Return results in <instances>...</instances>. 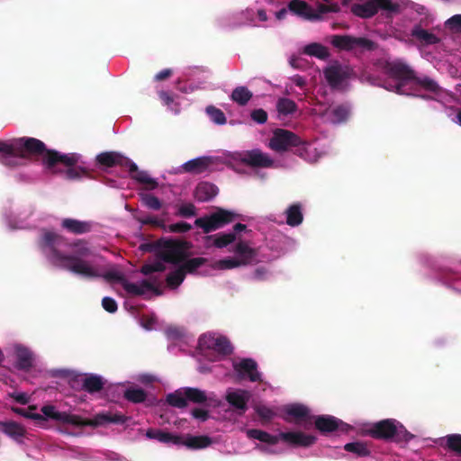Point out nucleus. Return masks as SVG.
<instances>
[{"instance_id": "nucleus-1", "label": "nucleus", "mask_w": 461, "mask_h": 461, "mask_svg": "<svg viewBox=\"0 0 461 461\" xmlns=\"http://www.w3.org/2000/svg\"><path fill=\"white\" fill-rule=\"evenodd\" d=\"M28 157H41L42 164L48 169H53L58 164L73 166L80 158V155L77 153L62 154L55 149H49L43 141L32 137L14 139L9 142L0 140L2 164L14 167L17 158Z\"/></svg>"}, {"instance_id": "nucleus-2", "label": "nucleus", "mask_w": 461, "mask_h": 461, "mask_svg": "<svg viewBox=\"0 0 461 461\" xmlns=\"http://www.w3.org/2000/svg\"><path fill=\"white\" fill-rule=\"evenodd\" d=\"M269 148L278 153L292 151L294 154L305 158L308 144L295 133L285 129H276L269 140Z\"/></svg>"}, {"instance_id": "nucleus-3", "label": "nucleus", "mask_w": 461, "mask_h": 461, "mask_svg": "<svg viewBox=\"0 0 461 461\" xmlns=\"http://www.w3.org/2000/svg\"><path fill=\"white\" fill-rule=\"evenodd\" d=\"M91 254L90 249L86 246L77 248L73 254L68 255L64 269L88 279L99 277V269L86 259Z\"/></svg>"}, {"instance_id": "nucleus-4", "label": "nucleus", "mask_w": 461, "mask_h": 461, "mask_svg": "<svg viewBox=\"0 0 461 461\" xmlns=\"http://www.w3.org/2000/svg\"><path fill=\"white\" fill-rule=\"evenodd\" d=\"M65 239L50 230H44L39 242V246L49 261L59 267L64 268L68 255L59 251V248L63 245Z\"/></svg>"}, {"instance_id": "nucleus-5", "label": "nucleus", "mask_w": 461, "mask_h": 461, "mask_svg": "<svg viewBox=\"0 0 461 461\" xmlns=\"http://www.w3.org/2000/svg\"><path fill=\"white\" fill-rule=\"evenodd\" d=\"M158 258L166 263L177 265L188 257L190 242L180 240H158Z\"/></svg>"}, {"instance_id": "nucleus-6", "label": "nucleus", "mask_w": 461, "mask_h": 461, "mask_svg": "<svg viewBox=\"0 0 461 461\" xmlns=\"http://www.w3.org/2000/svg\"><path fill=\"white\" fill-rule=\"evenodd\" d=\"M99 277H103L108 282L121 283L123 289L132 295H143L146 291H153L157 294H160V292L156 287V285H159V281L156 276H150L149 279H144L140 285L128 282L124 278L123 275L119 271H108L104 275L101 274Z\"/></svg>"}, {"instance_id": "nucleus-7", "label": "nucleus", "mask_w": 461, "mask_h": 461, "mask_svg": "<svg viewBox=\"0 0 461 461\" xmlns=\"http://www.w3.org/2000/svg\"><path fill=\"white\" fill-rule=\"evenodd\" d=\"M235 218L236 214L234 212L219 208L208 216L197 218L194 221V225L201 228L207 234L233 221Z\"/></svg>"}, {"instance_id": "nucleus-8", "label": "nucleus", "mask_w": 461, "mask_h": 461, "mask_svg": "<svg viewBox=\"0 0 461 461\" xmlns=\"http://www.w3.org/2000/svg\"><path fill=\"white\" fill-rule=\"evenodd\" d=\"M235 218L236 214L234 212L219 208L208 216L197 218L194 221V225L201 228L207 234L233 221Z\"/></svg>"}, {"instance_id": "nucleus-9", "label": "nucleus", "mask_w": 461, "mask_h": 461, "mask_svg": "<svg viewBox=\"0 0 461 461\" xmlns=\"http://www.w3.org/2000/svg\"><path fill=\"white\" fill-rule=\"evenodd\" d=\"M235 218L236 214L234 212L219 208L208 216L197 218L194 221V225L201 228L207 234L233 221Z\"/></svg>"}, {"instance_id": "nucleus-10", "label": "nucleus", "mask_w": 461, "mask_h": 461, "mask_svg": "<svg viewBox=\"0 0 461 461\" xmlns=\"http://www.w3.org/2000/svg\"><path fill=\"white\" fill-rule=\"evenodd\" d=\"M330 43L340 50H374L376 49V43L365 37H354L351 35H333Z\"/></svg>"}, {"instance_id": "nucleus-11", "label": "nucleus", "mask_w": 461, "mask_h": 461, "mask_svg": "<svg viewBox=\"0 0 461 461\" xmlns=\"http://www.w3.org/2000/svg\"><path fill=\"white\" fill-rule=\"evenodd\" d=\"M314 425L321 434L327 435L332 432L347 433L351 426L331 415H319L315 417Z\"/></svg>"}, {"instance_id": "nucleus-12", "label": "nucleus", "mask_w": 461, "mask_h": 461, "mask_svg": "<svg viewBox=\"0 0 461 461\" xmlns=\"http://www.w3.org/2000/svg\"><path fill=\"white\" fill-rule=\"evenodd\" d=\"M323 74L331 87H338L354 75V70L349 66L335 63L327 67Z\"/></svg>"}, {"instance_id": "nucleus-13", "label": "nucleus", "mask_w": 461, "mask_h": 461, "mask_svg": "<svg viewBox=\"0 0 461 461\" xmlns=\"http://www.w3.org/2000/svg\"><path fill=\"white\" fill-rule=\"evenodd\" d=\"M41 412L44 419H50L56 421H59L63 424H69L75 427H83V418L76 415L70 414L66 411H59L56 409L54 405L47 404L41 407Z\"/></svg>"}, {"instance_id": "nucleus-14", "label": "nucleus", "mask_w": 461, "mask_h": 461, "mask_svg": "<svg viewBox=\"0 0 461 461\" xmlns=\"http://www.w3.org/2000/svg\"><path fill=\"white\" fill-rule=\"evenodd\" d=\"M240 160L250 167L268 168L274 166V160L260 149H251L240 154Z\"/></svg>"}, {"instance_id": "nucleus-15", "label": "nucleus", "mask_w": 461, "mask_h": 461, "mask_svg": "<svg viewBox=\"0 0 461 461\" xmlns=\"http://www.w3.org/2000/svg\"><path fill=\"white\" fill-rule=\"evenodd\" d=\"M199 345L223 356H229L233 351L230 340L224 336L203 335L199 339Z\"/></svg>"}, {"instance_id": "nucleus-16", "label": "nucleus", "mask_w": 461, "mask_h": 461, "mask_svg": "<svg viewBox=\"0 0 461 461\" xmlns=\"http://www.w3.org/2000/svg\"><path fill=\"white\" fill-rule=\"evenodd\" d=\"M396 432V420L386 419L374 423L367 434L375 439H383L385 441L392 440Z\"/></svg>"}, {"instance_id": "nucleus-17", "label": "nucleus", "mask_w": 461, "mask_h": 461, "mask_svg": "<svg viewBox=\"0 0 461 461\" xmlns=\"http://www.w3.org/2000/svg\"><path fill=\"white\" fill-rule=\"evenodd\" d=\"M129 420V417L121 412L99 413L94 419H84L83 427H97L105 423L123 424Z\"/></svg>"}, {"instance_id": "nucleus-18", "label": "nucleus", "mask_w": 461, "mask_h": 461, "mask_svg": "<svg viewBox=\"0 0 461 461\" xmlns=\"http://www.w3.org/2000/svg\"><path fill=\"white\" fill-rule=\"evenodd\" d=\"M233 366L240 377L247 376L251 382L261 381V374L258 371V364L254 359L244 358Z\"/></svg>"}, {"instance_id": "nucleus-19", "label": "nucleus", "mask_w": 461, "mask_h": 461, "mask_svg": "<svg viewBox=\"0 0 461 461\" xmlns=\"http://www.w3.org/2000/svg\"><path fill=\"white\" fill-rule=\"evenodd\" d=\"M280 440L295 447H310L316 442V437L301 431L279 433Z\"/></svg>"}, {"instance_id": "nucleus-20", "label": "nucleus", "mask_w": 461, "mask_h": 461, "mask_svg": "<svg viewBox=\"0 0 461 461\" xmlns=\"http://www.w3.org/2000/svg\"><path fill=\"white\" fill-rule=\"evenodd\" d=\"M231 251L238 256L237 258L243 267L257 262L258 250L249 247L244 240H239Z\"/></svg>"}, {"instance_id": "nucleus-21", "label": "nucleus", "mask_w": 461, "mask_h": 461, "mask_svg": "<svg viewBox=\"0 0 461 461\" xmlns=\"http://www.w3.org/2000/svg\"><path fill=\"white\" fill-rule=\"evenodd\" d=\"M96 162L105 167H126L127 164H130V158L116 151H105L96 156Z\"/></svg>"}, {"instance_id": "nucleus-22", "label": "nucleus", "mask_w": 461, "mask_h": 461, "mask_svg": "<svg viewBox=\"0 0 461 461\" xmlns=\"http://www.w3.org/2000/svg\"><path fill=\"white\" fill-rule=\"evenodd\" d=\"M388 74L400 82L413 81L416 72L408 65L402 62H393L387 67Z\"/></svg>"}, {"instance_id": "nucleus-23", "label": "nucleus", "mask_w": 461, "mask_h": 461, "mask_svg": "<svg viewBox=\"0 0 461 461\" xmlns=\"http://www.w3.org/2000/svg\"><path fill=\"white\" fill-rule=\"evenodd\" d=\"M213 164V158L203 156L199 157L182 165V169L185 173L199 175L208 170V168Z\"/></svg>"}, {"instance_id": "nucleus-24", "label": "nucleus", "mask_w": 461, "mask_h": 461, "mask_svg": "<svg viewBox=\"0 0 461 461\" xmlns=\"http://www.w3.org/2000/svg\"><path fill=\"white\" fill-rule=\"evenodd\" d=\"M249 398L250 393L246 390H236L226 394V401L240 414H243L247 411Z\"/></svg>"}, {"instance_id": "nucleus-25", "label": "nucleus", "mask_w": 461, "mask_h": 461, "mask_svg": "<svg viewBox=\"0 0 461 461\" xmlns=\"http://www.w3.org/2000/svg\"><path fill=\"white\" fill-rule=\"evenodd\" d=\"M126 167L129 168L130 176L135 181L146 185V189L153 190L158 186V183L150 177L146 171L139 170L138 166L130 159V164Z\"/></svg>"}, {"instance_id": "nucleus-26", "label": "nucleus", "mask_w": 461, "mask_h": 461, "mask_svg": "<svg viewBox=\"0 0 461 461\" xmlns=\"http://www.w3.org/2000/svg\"><path fill=\"white\" fill-rule=\"evenodd\" d=\"M212 443V440L209 436H193L186 434L180 436V443L177 446H185L189 449H203L211 446Z\"/></svg>"}, {"instance_id": "nucleus-27", "label": "nucleus", "mask_w": 461, "mask_h": 461, "mask_svg": "<svg viewBox=\"0 0 461 461\" xmlns=\"http://www.w3.org/2000/svg\"><path fill=\"white\" fill-rule=\"evenodd\" d=\"M219 193V188L210 182L199 183L194 191V196L200 203H205L212 200Z\"/></svg>"}, {"instance_id": "nucleus-28", "label": "nucleus", "mask_w": 461, "mask_h": 461, "mask_svg": "<svg viewBox=\"0 0 461 461\" xmlns=\"http://www.w3.org/2000/svg\"><path fill=\"white\" fill-rule=\"evenodd\" d=\"M288 10L303 19L306 20H316L318 19V14L314 13L312 8L303 0H292L288 4Z\"/></svg>"}, {"instance_id": "nucleus-29", "label": "nucleus", "mask_w": 461, "mask_h": 461, "mask_svg": "<svg viewBox=\"0 0 461 461\" xmlns=\"http://www.w3.org/2000/svg\"><path fill=\"white\" fill-rule=\"evenodd\" d=\"M411 36L424 46L435 45L440 42V39L432 32L416 24L411 31Z\"/></svg>"}, {"instance_id": "nucleus-30", "label": "nucleus", "mask_w": 461, "mask_h": 461, "mask_svg": "<svg viewBox=\"0 0 461 461\" xmlns=\"http://www.w3.org/2000/svg\"><path fill=\"white\" fill-rule=\"evenodd\" d=\"M16 363L15 367L19 370L29 371L33 365L32 353L23 346L15 348Z\"/></svg>"}, {"instance_id": "nucleus-31", "label": "nucleus", "mask_w": 461, "mask_h": 461, "mask_svg": "<svg viewBox=\"0 0 461 461\" xmlns=\"http://www.w3.org/2000/svg\"><path fill=\"white\" fill-rule=\"evenodd\" d=\"M61 227L73 234H84L91 230L92 225L88 221L66 218L61 221Z\"/></svg>"}, {"instance_id": "nucleus-32", "label": "nucleus", "mask_w": 461, "mask_h": 461, "mask_svg": "<svg viewBox=\"0 0 461 461\" xmlns=\"http://www.w3.org/2000/svg\"><path fill=\"white\" fill-rule=\"evenodd\" d=\"M146 437L165 444H173L176 446L180 443V435L172 434L159 429H149L146 431Z\"/></svg>"}, {"instance_id": "nucleus-33", "label": "nucleus", "mask_w": 461, "mask_h": 461, "mask_svg": "<svg viewBox=\"0 0 461 461\" xmlns=\"http://www.w3.org/2000/svg\"><path fill=\"white\" fill-rule=\"evenodd\" d=\"M330 120L334 124L346 122L350 116V106L346 104H339L330 110L326 111Z\"/></svg>"}, {"instance_id": "nucleus-34", "label": "nucleus", "mask_w": 461, "mask_h": 461, "mask_svg": "<svg viewBox=\"0 0 461 461\" xmlns=\"http://www.w3.org/2000/svg\"><path fill=\"white\" fill-rule=\"evenodd\" d=\"M286 223L291 227L299 226L303 221L302 204L295 203L285 210Z\"/></svg>"}, {"instance_id": "nucleus-35", "label": "nucleus", "mask_w": 461, "mask_h": 461, "mask_svg": "<svg viewBox=\"0 0 461 461\" xmlns=\"http://www.w3.org/2000/svg\"><path fill=\"white\" fill-rule=\"evenodd\" d=\"M104 383L97 375H88L82 381V389L89 393H98L103 390Z\"/></svg>"}, {"instance_id": "nucleus-36", "label": "nucleus", "mask_w": 461, "mask_h": 461, "mask_svg": "<svg viewBox=\"0 0 461 461\" xmlns=\"http://www.w3.org/2000/svg\"><path fill=\"white\" fill-rule=\"evenodd\" d=\"M373 0L366 1L363 4H355L351 6V12L361 18L366 19L376 14V9Z\"/></svg>"}, {"instance_id": "nucleus-37", "label": "nucleus", "mask_w": 461, "mask_h": 461, "mask_svg": "<svg viewBox=\"0 0 461 461\" xmlns=\"http://www.w3.org/2000/svg\"><path fill=\"white\" fill-rule=\"evenodd\" d=\"M247 436L249 438L258 439L261 442H264V443H267L269 445H276L280 440L279 434L277 436H275V435H271L264 430L258 429H248Z\"/></svg>"}, {"instance_id": "nucleus-38", "label": "nucleus", "mask_w": 461, "mask_h": 461, "mask_svg": "<svg viewBox=\"0 0 461 461\" xmlns=\"http://www.w3.org/2000/svg\"><path fill=\"white\" fill-rule=\"evenodd\" d=\"M303 53L320 59H326L330 56L328 49L320 43H310L303 48Z\"/></svg>"}, {"instance_id": "nucleus-39", "label": "nucleus", "mask_w": 461, "mask_h": 461, "mask_svg": "<svg viewBox=\"0 0 461 461\" xmlns=\"http://www.w3.org/2000/svg\"><path fill=\"white\" fill-rule=\"evenodd\" d=\"M185 393L186 403L191 402L196 404H202L206 402L208 397L206 393L201 389L194 387H185L184 388Z\"/></svg>"}, {"instance_id": "nucleus-40", "label": "nucleus", "mask_w": 461, "mask_h": 461, "mask_svg": "<svg viewBox=\"0 0 461 461\" xmlns=\"http://www.w3.org/2000/svg\"><path fill=\"white\" fill-rule=\"evenodd\" d=\"M413 82L428 92L433 94H438L440 92V86H438V84L429 77L416 76V78L413 79Z\"/></svg>"}, {"instance_id": "nucleus-41", "label": "nucleus", "mask_w": 461, "mask_h": 461, "mask_svg": "<svg viewBox=\"0 0 461 461\" xmlns=\"http://www.w3.org/2000/svg\"><path fill=\"white\" fill-rule=\"evenodd\" d=\"M0 425H1V430L5 434H6L14 438H19L23 437V435H24L23 428L14 421L2 422Z\"/></svg>"}, {"instance_id": "nucleus-42", "label": "nucleus", "mask_w": 461, "mask_h": 461, "mask_svg": "<svg viewBox=\"0 0 461 461\" xmlns=\"http://www.w3.org/2000/svg\"><path fill=\"white\" fill-rule=\"evenodd\" d=\"M253 94L246 86H238L231 93V99L243 106L252 98Z\"/></svg>"}, {"instance_id": "nucleus-43", "label": "nucleus", "mask_w": 461, "mask_h": 461, "mask_svg": "<svg viewBox=\"0 0 461 461\" xmlns=\"http://www.w3.org/2000/svg\"><path fill=\"white\" fill-rule=\"evenodd\" d=\"M123 397L132 403H141L147 399V393L142 388H128L124 391Z\"/></svg>"}, {"instance_id": "nucleus-44", "label": "nucleus", "mask_w": 461, "mask_h": 461, "mask_svg": "<svg viewBox=\"0 0 461 461\" xmlns=\"http://www.w3.org/2000/svg\"><path fill=\"white\" fill-rule=\"evenodd\" d=\"M207 239H213V245L218 249H222L233 243L237 237L235 233L221 232L216 235L208 236Z\"/></svg>"}, {"instance_id": "nucleus-45", "label": "nucleus", "mask_w": 461, "mask_h": 461, "mask_svg": "<svg viewBox=\"0 0 461 461\" xmlns=\"http://www.w3.org/2000/svg\"><path fill=\"white\" fill-rule=\"evenodd\" d=\"M344 449L360 457L368 456L371 454V451L368 448L367 445L366 443L359 441L347 443L344 446Z\"/></svg>"}, {"instance_id": "nucleus-46", "label": "nucleus", "mask_w": 461, "mask_h": 461, "mask_svg": "<svg viewBox=\"0 0 461 461\" xmlns=\"http://www.w3.org/2000/svg\"><path fill=\"white\" fill-rule=\"evenodd\" d=\"M208 261L207 258H190V259H187V258L183 261L181 262L182 265L180 267L181 269L184 270V273H189V274H193L200 267L203 266L204 264H206Z\"/></svg>"}, {"instance_id": "nucleus-47", "label": "nucleus", "mask_w": 461, "mask_h": 461, "mask_svg": "<svg viewBox=\"0 0 461 461\" xmlns=\"http://www.w3.org/2000/svg\"><path fill=\"white\" fill-rule=\"evenodd\" d=\"M276 109L280 114L286 116L296 112L297 104L292 99L283 97L278 99Z\"/></svg>"}, {"instance_id": "nucleus-48", "label": "nucleus", "mask_w": 461, "mask_h": 461, "mask_svg": "<svg viewBox=\"0 0 461 461\" xmlns=\"http://www.w3.org/2000/svg\"><path fill=\"white\" fill-rule=\"evenodd\" d=\"M167 402L173 407L185 408L187 405L185 390H178L167 394Z\"/></svg>"}, {"instance_id": "nucleus-49", "label": "nucleus", "mask_w": 461, "mask_h": 461, "mask_svg": "<svg viewBox=\"0 0 461 461\" xmlns=\"http://www.w3.org/2000/svg\"><path fill=\"white\" fill-rule=\"evenodd\" d=\"M158 96L164 105H166L169 110L174 112L175 113H178L180 111L179 104L175 102L174 95L167 91L158 92Z\"/></svg>"}, {"instance_id": "nucleus-50", "label": "nucleus", "mask_w": 461, "mask_h": 461, "mask_svg": "<svg viewBox=\"0 0 461 461\" xmlns=\"http://www.w3.org/2000/svg\"><path fill=\"white\" fill-rule=\"evenodd\" d=\"M206 113L210 117L211 121L218 125H223L227 122L224 113L213 105L206 107Z\"/></svg>"}, {"instance_id": "nucleus-51", "label": "nucleus", "mask_w": 461, "mask_h": 461, "mask_svg": "<svg viewBox=\"0 0 461 461\" xmlns=\"http://www.w3.org/2000/svg\"><path fill=\"white\" fill-rule=\"evenodd\" d=\"M212 267L214 269H232L243 266L237 258H227L215 261Z\"/></svg>"}, {"instance_id": "nucleus-52", "label": "nucleus", "mask_w": 461, "mask_h": 461, "mask_svg": "<svg viewBox=\"0 0 461 461\" xmlns=\"http://www.w3.org/2000/svg\"><path fill=\"white\" fill-rule=\"evenodd\" d=\"M185 277V275L184 270L179 267L176 270L169 273L167 276L166 281L169 287L176 288L183 283Z\"/></svg>"}, {"instance_id": "nucleus-53", "label": "nucleus", "mask_w": 461, "mask_h": 461, "mask_svg": "<svg viewBox=\"0 0 461 461\" xmlns=\"http://www.w3.org/2000/svg\"><path fill=\"white\" fill-rule=\"evenodd\" d=\"M67 166L68 168L66 170V176L69 180L79 179L82 176H89V171L83 167Z\"/></svg>"}, {"instance_id": "nucleus-54", "label": "nucleus", "mask_w": 461, "mask_h": 461, "mask_svg": "<svg viewBox=\"0 0 461 461\" xmlns=\"http://www.w3.org/2000/svg\"><path fill=\"white\" fill-rule=\"evenodd\" d=\"M412 438L413 435L409 432L403 425L396 421V432L392 440L395 442H409Z\"/></svg>"}, {"instance_id": "nucleus-55", "label": "nucleus", "mask_w": 461, "mask_h": 461, "mask_svg": "<svg viewBox=\"0 0 461 461\" xmlns=\"http://www.w3.org/2000/svg\"><path fill=\"white\" fill-rule=\"evenodd\" d=\"M286 413L295 419L303 420L309 415V410L304 405L294 404L287 407Z\"/></svg>"}, {"instance_id": "nucleus-56", "label": "nucleus", "mask_w": 461, "mask_h": 461, "mask_svg": "<svg viewBox=\"0 0 461 461\" xmlns=\"http://www.w3.org/2000/svg\"><path fill=\"white\" fill-rule=\"evenodd\" d=\"M32 410H36V406L35 405H31L29 407V411L28 410H25V409H23V408H19V407H12V411L23 417H25V418H28V419H32V420H38V421H44L45 419L44 417L41 415V414H39V413H33L31 411Z\"/></svg>"}, {"instance_id": "nucleus-57", "label": "nucleus", "mask_w": 461, "mask_h": 461, "mask_svg": "<svg viewBox=\"0 0 461 461\" xmlns=\"http://www.w3.org/2000/svg\"><path fill=\"white\" fill-rule=\"evenodd\" d=\"M140 200L143 205L152 210H159L162 206L160 200L151 194H140Z\"/></svg>"}, {"instance_id": "nucleus-58", "label": "nucleus", "mask_w": 461, "mask_h": 461, "mask_svg": "<svg viewBox=\"0 0 461 461\" xmlns=\"http://www.w3.org/2000/svg\"><path fill=\"white\" fill-rule=\"evenodd\" d=\"M166 266L161 261H156L151 264H144L141 267L140 272L143 274L144 276H149L154 272H164L166 270Z\"/></svg>"}, {"instance_id": "nucleus-59", "label": "nucleus", "mask_w": 461, "mask_h": 461, "mask_svg": "<svg viewBox=\"0 0 461 461\" xmlns=\"http://www.w3.org/2000/svg\"><path fill=\"white\" fill-rule=\"evenodd\" d=\"M447 447L451 451L461 455V434H450L447 436Z\"/></svg>"}, {"instance_id": "nucleus-60", "label": "nucleus", "mask_w": 461, "mask_h": 461, "mask_svg": "<svg viewBox=\"0 0 461 461\" xmlns=\"http://www.w3.org/2000/svg\"><path fill=\"white\" fill-rule=\"evenodd\" d=\"M375 4L376 13L379 9L389 11L392 13H397L399 11V5L394 4L392 0H373Z\"/></svg>"}, {"instance_id": "nucleus-61", "label": "nucleus", "mask_w": 461, "mask_h": 461, "mask_svg": "<svg viewBox=\"0 0 461 461\" xmlns=\"http://www.w3.org/2000/svg\"><path fill=\"white\" fill-rule=\"evenodd\" d=\"M340 11L339 5L337 3H331L330 5L320 3L317 5V10L314 13L318 14V19L321 14L327 13H338Z\"/></svg>"}, {"instance_id": "nucleus-62", "label": "nucleus", "mask_w": 461, "mask_h": 461, "mask_svg": "<svg viewBox=\"0 0 461 461\" xmlns=\"http://www.w3.org/2000/svg\"><path fill=\"white\" fill-rule=\"evenodd\" d=\"M176 215L184 218L193 217L196 215V208L191 203H183L178 207Z\"/></svg>"}, {"instance_id": "nucleus-63", "label": "nucleus", "mask_w": 461, "mask_h": 461, "mask_svg": "<svg viewBox=\"0 0 461 461\" xmlns=\"http://www.w3.org/2000/svg\"><path fill=\"white\" fill-rule=\"evenodd\" d=\"M446 27L454 33L461 32V14H455L445 23Z\"/></svg>"}, {"instance_id": "nucleus-64", "label": "nucleus", "mask_w": 461, "mask_h": 461, "mask_svg": "<svg viewBox=\"0 0 461 461\" xmlns=\"http://www.w3.org/2000/svg\"><path fill=\"white\" fill-rule=\"evenodd\" d=\"M251 119L257 123H265L267 120V113L261 108L255 109L250 113Z\"/></svg>"}]
</instances>
